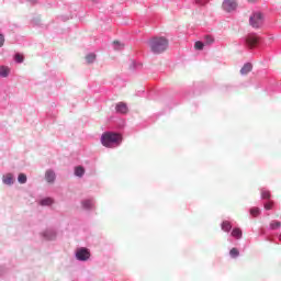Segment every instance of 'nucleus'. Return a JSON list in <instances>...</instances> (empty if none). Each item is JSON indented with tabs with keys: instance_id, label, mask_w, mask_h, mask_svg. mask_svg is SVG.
<instances>
[{
	"instance_id": "obj_26",
	"label": "nucleus",
	"mask_w": 281,
	"mask_h": 281,
	"mask_svg": "<svg viewBox=\"0 0 281 281\" xmlns=\"http://www.w3.org/2000/svg\"><path fill=\"white\" fill-rule=\"evenodd\" d=\"M15 61H16V63H23V55L16 54V55H15Z\"/></svg>"
},
{
	"instance_id": "obj_14",
	"label": "nucleus",
	"mask_w": 281,
	"mask_h": 281,
	"mask_svg": "<svg viewBox=\"0 0 281 281\" xmlns=\"http://www.w3.org/2000/svg\"><path fill=\"white\" fill-rule=\"evenodd\" d=\"M222 229H223V232H231L232 231V223H229L228 221H224L222 223Z\"/></svg>"
},
{
	"instance_id": "obj_5",
	"label": "nucleus",
	"mask_w": 281,
	"mask_h": 281,
	"mask_svg": "<svg viewBox=\"0 0 281 281\" xmlns=\"http://www.w3.org/2000/svg\"><path fill=\"white\" fill-rule=\"evenodd\" d=\"M259 41H260V37L255 33L248 34L246 37V44L248 45V47H250V49H254V47L258 45Z\"/></svg>"
},
{
	"instance_id": "obj_20",
	"label": "nucleus",
	"mask_w": 281,
	"mask_h": 281,
	"mask_svg": "<svg viewBox=\"0 0 281 281\" xmlns=\"http://www.w3.org/2000/svg\"><path fill=\"white\" fill-rule=\"evenodd\" d=\"M86 60L89 64L93 63L95 60V54L91 53V54L87 55Z\"/></svg>"
},
{
	"instance_id": "obj_28",
	"label": "nucleus",
	"mask_w": 281,
	"mask_h": 281,
	"mask_svg": "<svg viewBox=\"0 0 281 281\" xmlns=\"http://www.w3.org/2000/svg\"><path fill=\"white\" fill-rule=\"evenodd\" d=\"M203 1H207V0H195V3H199L200 5H203Z\"/></svg>"
},
{
	"instance_id": "obj_4",
	"label": "nucleus",
	"mask_w": 281,
	"mask_h": 281,
	"mask_svg": "<svg viewBox=\"0 0 281 281\" xmlns=\"http://www.w3.org/2000/svg\"><path fill=\"white\" fill-rule=\"evenodd\" d=\"M76 258L81 261L89 260V258H91V252L87 248H79L76 251Z\"/></svg>"
},
{
	"instance_id": "obj_1",
	"label": "nucleus",
	"mask_w": 281,
	"mask_h": 281,
	"mask_svg": "<svg viewBox=\"0 0 281 281\" xmlns=\"http://www.w3.org/2000/svg\"><path fill=\"white\" fill-rule=\"evenodd\" d=\"M101 144L105 148H115V146H120L122 144V134L106 132L101 136Z\"/></svg>"
},
{
	"instance_id": "obj_16",
	"label": "nucleus",
	"mask_w": 281,
	"mask_h": 281,
	"mask_svg": "<svg viewBox=\"0 0 281 281\" xmlns=\"http://www.w3.org/2000/svg\"><path fill=\"white\" fill-rule=\"evenodd\" d=\"M281 222L280 221H272L270 222V229H280Z\"/></svg>"
},
{
	"instance_id": "obj_19",
	"label": "nucleus",
	"mask_w": 281,
	"mask_h": 281,
	"mask_svg": "<svg viewBox=\"0 0 281 281\" xmlns=\"http://www.w3.org/2000/svg\"><path fill=\"white\" fill-rule=\"evenodd\" d=\"M54 203V200L52 198H45L40 202L41 205H52Z\"/></svg>"
},
{
	"instance_id": "obj_11",
	"label": "nucleus",
	"mask_w": 281,
	"mask_h": 281,
	"mask_svg": "<svg viewBox=\"0 0 281 281\" xmlns=\"http://www.w3.org/2000/svg\"><path fill=\"white\" fill-rule=\"evenodd\" d=\"M231 236L237 240H240V238H243V231L240 228H234L231 233Z\"/></svg>"
},
{
	"instance_id": "obj_25",
	"label": "nucleus",
	"mask_w": 281,
	"mask_h": 281,
	"mask_svg": "<svg viewBox=\"0 0 281 281\" xmlns=\"http://www.w3.org/2000/svg\"><path fill=\"white\" fill-rule=\"evenodd\" d=\"M205 41H206V45H212V43H214V37L207 35L205 36Z\"/></svg>"
},
{
	"instance_id": "obj_9",
	"label": "nucleus",
	"mask_w": 281,
	"mask_h": 281,
	"mask_svg": "<svg viewBox=\"0 0 281 281\" xmlns=\"http://www.w3.org/2000/svg\"><path fill=\"white\" fill-rule=\"evenodd\" d=\"M2 181L5 186H12V183H14V176H12V173H7L3 176Z\"/></svg>"
},
{
	"instance_id": "obj_13",
	"label": "nucleus",
	"mask_w": 281,
	"mask_h": 281,
	"mask_svg": "<svg viewBox=\"0 0 281 281\" xmlns=\"http://www.w3.org/2000/svg\"><path fill=\"white\" fill-rule=\"evenodd\" d=\"M83 210H91L93 207V200H85L82 203H81Z\"/></svg>"
},
{
	"instance_id": "obj_15",
	"label": "nucleus",
	"mask_w": 281,
	"mask_h": 281,
	"mask_svg": "<svg viewBox=\"0 0 281 281\" xmlns=\"http://www.w3.org/2000/svg\"><path fill=\"white\" fill-rule=\"evenodd\" d=\"M75 175H76V177H82V175H85V168L82 166L76 167Z\"/></svg>"
},
{
	"instance_id": "obj_27",
	"label": "nucleus",
	"mask_w": 281,
	"mask_h": 281,
	"mask_svg": "<svg viewBox=\"0 0 281 281\" xmlns=\"http://www.w3.org/2000/svg\"><path fill=\"white\" fill-rule=\"evenodd\" d=\"M5 43V37L0 33V47Z\"/></svg>"
},
{
	"instance_id": "obj_17",
	"label": "nucleus",
	"mask_w": 281,
	"mask_h": 281,
	"mask_svg": "<svg viewBox=\"0 0 281 281\" xmlns=\"http://www.w3.org/2000/svg\"><path fill=\"white\" fill-rule=\"evenodd\" d=\"M261 199H267V200L271 199V191L262 189Z\"/></svg>"
},
{
	"instance_id": "obj_10",
	"label": "nucleus",
	"mask_w": 281,
	"mask_h": 281,
	"mask_svg": "<svg viewBox=\"0 0 281 281\" xmlns=\"http://www.w3.org/2000/svg\"><path fill=\"white\" fill-rule=\"evenodd\" d=\"M251 69H254V66L251 64H245L243 66V68L240 69V75L241 76H247V74H249V71H251Z\"/></svg>"
},
{
	"instance_id": "obj_12",
	"label": "nucleus",
	"mask_w": 281,
	"mask_h": 281,
	"mask_svg": "<svg viewBox=\"0 0 281 281\" xmlns=\"http://www.w3.org/2000/svg\"><path fill=\"white\" fill-rule=\"evenodd\" d=\"M8 76H10V68H8L5 66H1L0 67V77L8 78Z\"/></svg>"
},
{
	"instance_id": "obj_2",
	"label": "nucleus",
	"mask_w": 281,
	"mask_h": 281,
	"mask_svg": "<svg viewBox=\"0 0 281 281\" xmlns=\"http://www.w3.org/2000/svg\"><path fill=\"white\" fill-rule=\"evenodd\" d=\"M148 46L153 54H164L168 49V40L165 37H154L149 40Z\"/></svg>"
},
{
	"instance_id": "obj_21",
	"label": "nucleus",
	"mask_w": 281,
	"mask_h": 281,
	"mask_svg": "<svg viewBox=\"0 0 281 281\" xmlns=\"http://www.w3.org/2000/svg\"><path fill=\"white\" fill-rule=\"evenodd\" d=\"M250 214H251V216H260V209H258V207H252V209H250Z\"/></svg>"
},
{
	"instance_id": "obj_18",
	"label": "nucleus",
	"mask_w": 281,
	"mask_h": 281,
	"mask_svg": "<svg viewBox=\"0 0 281 281\" xmlns=\"http://www.w3.org/2000/svg\"><path fill=\"white\" fill-rule=\"evenodd\" d=\"M19 183H27V176L25 173H20L18 177Z\"/></svg>"
},
{
	"instance_id": "obj_7",
	"label": "nucleus",
	"mask_w": 281,
	"mask_h": 281,
	"mask_svg": "<svg viewBox=\"0 0 281 281\" xmlns=\"http://www.w3.org/2000/svg\"><path fill=\"white\" fill-rule=\"evenodd\" d=\"M116 113H128V105L124 102H119L115 106Z\"/></svg>"
},
{
	"instance_id": "obj_3",
	"label": "nucleus",
	"mask_w": 281,
	"mask_h": 281,
	"mask_svg": "<svg viewBox=\"0 0 281 281\" xmlns=\"http://www.w3.org/2000/svg\"><path fill=\"white\" fill-rule=\"evenodd\" d=\"M249 23L251 27H255L256 30H258V27H262V23H263L262 13L260 12L254 13L249 19Z\"/></svg>"
},
{
	"instance_id": "obj_22",
	"label": "nucleus",
	"mask_w": 281,
	"mask_h": 281,
	"mask_svg": "<svg viewBox=\"0 0 281 281\" xmlns=\"http://www.w3.org/2000/svg\"><path fill=\"white\" fill-rule=\"evenodd\" d=\"M239 251L236 248H232L229 251V255L232 256V258H237V256H239Z\"/></svg>"
},
{
	"instance_id": "obj_24",
	"label": "nucleus",
	"mask_w": 281,
	"mask_h": 281,
	"mask_svg": "<svg viewBox=\"0 0 281 281\" xmlns=\"http://www.w3.org/2000/svg\"><path fill=\"white\" fill-rule=\"evenodd\" d=\"M194 47H195V49H203L204 44H203V42L198 41V42H195Z\"/></svg>"
},
{
	"instance_id": "obj_23",
	"label": "nucleus",
	"mask_w": 281,
	"mask_h": 281,
	"mask_svg": "<svg viewBox=\"0 0 281 281\" xmlns=\"http://www.w3.org/2000/svg\"><path fill=\"white\" fill-rule=\"evenodd\" d=\"M265 210H273V201H269L263 205Z\"/></svg>"
},
{
	"instance_id": "obj_8",
	"label": "nucleus",
	"mask_w": 281,
	"mask_h": 281,
	"mask_svg": "<svg viewBox=\"0 0 281 281\" xmlns=\"http://www.w3.org/2000/svg\"><path fill=\"white\" fill-rule=\"evenodd\" d=\"M47 183H54L56 181V173L53 170H47L45 173Z\"/></svg>"
},
{
	"instance_id": "obj_6",
	"label": "nucleus",
	"mask_w": 281,
	"mask_h": 281,
	"mask_svg": "<svg viewBox=\"0 0 281 281\" xmlns=\"http://www.w3.org/2000/svg\"><path fill=\"white\" fill-rule=\"evenodd\" d=\"M222 8L225 12H233V10L238 8V3H236V0H224Z\"/></svg>"
}]
</instances>
